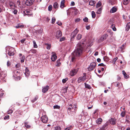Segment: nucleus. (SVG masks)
<instances>
[{
    "label": "nucleus",
    "mask_w": 130,
    "mask_h": 130,
    "mask_svg": "<svg viewBox=\"0 0 130 130\" xmlns=\"http://www.w3.org/2000/svg\"><path fill=\"white\" fill-rule=\"evenodd\" d=\"M117 10V8L115 7H113L110 10V12L111 13H114L116 12Z\"/></svg>",
    "instance_id": "nucleus-21"
},
{
    "label": "nucleus",
    "mask_w": 130,
    "mask_h": 130,
    "mask_svg": "<svg viewBox=\"0 0 130 130\" xmlns=\"http://www.w3.org/2000/svg\"><path fill=\"white\" fill-rule=\"evenodd\" d=\"M103 59L104 61H108L109 60V58L107 56H105L103 57Z\"/></svg>",
    "instance_id": "nucleus-37"
},
{
    "label": "nucleus",
    "mask_w": 130,
    "mask_h": 130,
    "mask_svg": "<svg viewBox=\"0 0 130 130\" xmlns=\"http://www.w3.org/2000/svg\"><path fill=\"white\" fill-rule=\"evenodd\" d=\"M57 64L56 65V66L57 67H59L61 65V63L60 62H57L56 61Z\"/></svg>",
    "instance_id": "nucleus-57"
},
{
    "label": "nucleus",
    "mask_w": 130,
    "mask_h": 130,
    "mask_svg": "<svg viewBox=\"0 0 130 130\" xmlns=\"http://www.w3.org/2000/svg\"><path fill=\"white\" fill-rule=\"evenodd\" d=\"M57 24L59 26H61L62 25V23L60 21H58L57 22Z\"/></svg>",
    "instance_id": "nucleus-62"
},
{
    "label": "nucleus",
    "mask_w": 130,
    "mask_h": 130,
    "mask_svg": "<svg viewBox=\"0 0 130 130\" xmlns=\"http://www.w3.org/2000/svg\"><path fill=\"white\" fill-rule=\"evenodd\" d=\"M2 79H4L7 76V72L6 71H3L1 72Z\"/></svg>",
    "instance_id": "nucleus-15"
},
{
    "label": "nucleus",
    "mask_w": 130,
    "mask_h": 130,
    "mask_svg": "<svg viewBox=\"0 0 130 130\" xmlns=\"http://www.w3.org/2000/svg\"><path fill=\"white\" fill-rule=\"evenodd\" d=\"M53 108L54 109H59L60 107L58 105H55L53 106Z\"/></svg>",
    "instance_id": "nucleus-46"
},
{
    "label": "nucleus",
    "mask_w": 130,
    "mask_h": 130,
    "mask_svg": "<svg viewBox=\"0 0 130 130\" xmlns=\"http://www.w3.org/2000/svg\"><path fill=\"white\" fill-rule=\"evenodd\" d=\"M130 28V22L128 23L127 24L126 27V30L127 31H128Z\"/></svg>",
    "instance_id": "nucleus-24"
},
{
    "label": "nucleus",
    "mask_w": 130,
    "mask_h": 130,
    "mask_svg": "<svg viewBox=\"0 0 130 130\" xmlns=\"http://www.w3.org/2000/svg\"><path fill=\"white\" fill-rule=\"evenodd\" d=\"M14 48L10 47L7 48V51L8 52V53L9 55L11 56L14 55Z\"/></svg>",
    "instance_id": "nucleus-3"
},
{
    "label": "nucleus",
    "mask_w": 130,
    "mask_h": 130,
    "mask_svg": "<svg viewBox=\"0 0 130 130\" xmlns=\"http://www.w3.org/2000/svg\"><path fill=\"white\" fill-rule=\"evenodd\" d=\"M83 20L85 22H88V19L87 17H85V18L84 19H83Z\"/></svg>",
    "instance_id": "nucleus-55"
},
{
    "label": "nucleus",
    "mask_w": 130,
    "mask_h": 130,
    "mask_svg": "<svg viewBox=\"0 0 130 130\" xmlns=\"http://www.w3.org/2000/svg\"><path fill=\"white\" fill-rule=\"evenodd\" d=\"M23 12L24 14V15H30L32 14V13L31 10H26L24 11Z\"/></svg>",
    "instance_id": "nucleus-7"
},
{
    "label": "nucleus",
    "mask_w": 130,
    "mask_h": 130,
    "mask_svg": "<svg viewBox=\"0 0 130 130\" xmlns=\"http://www.w3.org/2000/svg\"><path fill=\"white\" fill-rule=\"evenodd\" d=\"M62 36V32L60 31H57V39H58L61 37Z\"/></svg>",
    "instance_id": "nucleus-19"
},
{
    "label": "nucleus",
    "mask_w": 130,
    "mask_h": 130,
    "mask_svg": "<svg viewBox=\"0 0 130 130\" xmlns=\"http://www.w3.org/2000/svg\"><path fill=\"white\" fill-rule=\"evenodd\" d=\"M96 66V64L95 62H92L91 63L89 67L88 68V70L90 71L93 70Z\"/></svg>",
    "instance_id": "nucleus-4"
},
{
    "label": "nucleus",
    "mask_w": 130,
    "mask_h": 130,
    "mask_svg": "<svg viewBox=\"0 0 130 130\" xmlns=\"http://www.w3.org/2000/svg\"><path fill=\"white\" fill-rule=\"evenodd\" d=\"M68 78H66L65 79H63L62 80V82L63 83H65L66 81L68 80Z\"/></svg>",
    "instance_id": "nucleus-48"
},
{
    "label": "nucleus",
    "mask_w": 130,
    "mask_h": 130,
    "mask_svg": "<svg viewBox=\"0 0 130 130\" xmlns=\"http://www.w3.org/2000/svg\"><path fill=\"white\" fill-rule=\"evenodd\" d=\"M51 46L49 44H47V46L46 47V48L48 50H50L51 48Z\"/></svg>",
    "instance_id": "nucleus-60"
},
{
    "label": "nucleus",
    "mask_w": 130,
    "mask_h": 130,
    "mask_svg": "<svg viewBox=\"0 0 130 130\" xmlns=\"http://www.w3.org/2000/svg\"><path fill=\"white\" fill-rule=\"evenodd\" d=\"M57 58V56H56V54L55 53H53L51 57V59L53 61H55Z\"/></svg>",
    "instance_id": "nucleus-13"
},
{
    "label": "nucleus",
    "mask_w": 130,
    "mask_h": 130,
    "mask_svg": "<svg viewBox=\"0 0 130 130\" xmlns=\"http://www.w3.org/2000/svg\"><path fill=\"white\" fill-rule=\"evenodd\" d=\"M65 38L64 37H63L60 39V41L62 42L65 40Z\"/></svg>",
    "instance_id": "nucleus-58"
},
{
    "label": "nucleus",
    "mask_w": 130,
    "mask_h": 130,
    "mask_svg": "<svg viewBox=\"0 0 130 130\" xmlns=\"http://www.w3.org/2000/svg\"><path fill=\"white\" fill-rule=\"evenodd\" d=\"M68 87H66L63 88L62 89V92L64 93H65L67 92Z\"/></svg>",
    "instance_id": "nucleus-43"
},
{
    "label": "nucleus",
    "mask_w": 130,
    "mask_h": 130,
    "mask_svg": "<svg viewBox=\"0 0 130 130\" xmlns=\"http://www.w3.org/2000/svg\"><path fill=\"white\" fill-rule=\"evenodd\" d=\"M38 97H35L34 99H33V100H32L31 102L33 103L34 102L36 101L38 99Z\"/></svg>",
    "instance_id": "nucleus-53"
},
{
    "label": "nucleus",
    "mask_w": 130,
    "mask_h": 130,
    "mask_svg": "<svg viewBox=\"0 0 130 130\" xmlns=\"http://www.w3.org/2000/svg\"><path fill=\"white\" fill-rule=\"evenodd\" d=\"M18 11L16 9H14L13 11V12L15 14H17Z\"/></svg>",
    "instance_id": "nucleus-59"
},
{
    "label": "nucleus",
    "mask_w": 130,
    "mask_h": 130,
    "mask_svg": "<svg viewBox=\"0 0 130 130\" xmlns=\"http://www.w3.org/2000/svg\"><path fill=\"white\" fill-rule=\"evenodd\" d=\"M42 121L44 123H46L48 121V118L46 116H43L41 117Z\"/></svg>",
    "instance_id": "nucleus-12"
},
{
    "label": "nucleus",
    "mask_w": 130,
    "mask_h": 130,
    "mask_svg": "<svg viewBox=\"0 0 130 130\" xmlns=\"http://www.w3.org/2000/svg\"><path fill=\"white\" fill-rule=\"evenodd\" d=\"M65 0H62L60 2V7L61 9H62L66 7L65 4Z\"/></svg>",
    "instance_id": "nucleus-16"
},
{
    "label": "nucleus",
    "mask_w": 130,
    "mask_h": 130,
    "mask_svg": "<svg viewBox=\"0 0 130 130\" xmlns=\"http://www.w3.org/2000/svg\"><path fill=\"white\" fill-rule=\"evenodd\" d=\"M24 26V25H23L19 24L18 25L16 26L15 27L16 28H18L23 27Z\"/></svg>",
    "instance_id": "nucleus-30"
},
{
    "label": "nucleus",
    "mask_w": 130,
    "mask_h": 130,
    "mask_svg": "<svg viewBox=\"0 0 130 130\" xmlns=\"http://www.w3.org/2000/svg\"><path fill=\"white\" fill-rule=\"evenodd\" d=\"M80 21V18H77L75 20V22H79Z\"/></svg>",
    "instance_id": "nucleus-64"
},
{
    "label": "nucleus",
    "mask_w": 130,
    "mask_h": 130,
    "mask_svg": "<svg viewBox=\"0 0 130 130\" xmlns=\"http://www.w3.org/2000/svg\"><path fill=\"white\" fill-rule=\"evenodd\" d=\"M115 24H112L111 26V27L112 28L113 31H115L116 30V29L115 27Z\"/></svg>",
    "instance_id": "nucleus-34"
},
{
    "label": "nucleus",
    "mask_w": 130,
    "mask_h": 130,
    "mask_svg": "<svg viewBox=\"0 0 130 130\" xmlns=\"http://www.w3.org/2000/svg\"><path fill=\"white\" fill-rule=\"evenodd\" d=\"M124 44H123L122 46L120 47L121 50L122 51L124 48Z\"/></svg>",
    "instance_id": "nucleus-61"
},
{
    "label": "nucleus",
    "mask_w": 130,
    "mask_h": 130,
    "mask_svg": "<svg viewBox=\"0 0 130 130\" xmlns=\"http://www.w3.org/2000/svg\"><path fill=\"white\" fill-rule=\"evenodd\" d=\"M28 123L27 122H24V124L25 126L28 128H29L30 127V126L29 125L27 124Z\"/></svg>",
    "instance_id": "nucleus-38"
},
{
    "label": "nucleus",
    "mask_w": 130,
    "mask_h": 130,
    "mask_svg": "<svg viewBox=\"0 0 130 130\" xmlns=\"http://www.w3.org/2000/svg\"><path fill=\"white\" fill-rule=\"evenodd\" d=\"M75 4L74 2L72 1L71 2L70 5L71 6H74L75 5Z\"/></svg>",
    "instance_id": "nucleus-63"
},
{
    "label": "nucleus",
    "mask_w": 130,
    "mask_h": 130,
    "mask_svg": "<svg viewBox=\"0 0 130 130\" xmlns=\"http://www.w3.org/2000/svg\"><path fill=\"white\" fill-rule=\"evenodd\" d=\"M108 127V125L107 123H106L104 124L102 127L100 128L99 130H105Z\"/></svg>",
    "instance_id": "nucleus-17"
},
{
    "label": "nucleus",
    "mask_w": 130,
    "mask_h": 130,
    "mask_svg": "<svg viewBox=\"0 0 130 130\" xmlns=\"http://www.w3.org/2000/svg\"><path fill=\"white\" fill-rule=\"evenodd\" d=\"M116 86L118 87L119 88H120L122 87V84L121 83H117Z\"/></svg>",
    "instance_id": "nucleus-29"
},
{
    "label": "nucleus",
    "mask_w": 130,
    "mask_h": 130,
    "mask_svg": "<svg viewBox=\"0 0 130 130\" xmlns=\"http://www.w3.org/2000/svg\"><path fill=\"white\" fill-rule=\"evenodd\" d=\"M9 5L10 6V9H14L16 7L15 4L13 2H11L9 3Z\"/></svg>",
    "instance_id": "nucleus-8"
},
{
    "label": "nucleus",
    "mask_w": 130,
    "mask_h": 130,
    "mask_svg": "<svg viewBox=\"0 0 130 130\" xmlns=\"http://www.w3.org/2000/svg\"><path fill=\"white\" fill-rule=\"evenodd\" d=\"M102 10V8H100L97 11V13L98 14H100L101 12V11Z\"/></svg>",
    "instance_id": "nucleus-42"
},
{
    "label": "nucleus",
    "mask_w": 130,
    "mask_h": 130,
    "mask_svg": "<svg viewBox=\"0 0 130 130\" xmlns=\"http://www.w3.org/2000/svg\"><path fill=\"white\" fill-rule=\"evenodd\" d=\"M102 119L101 118H99L98 119L96 120V123L98 124H100L102 122Z\"/></svg>",
    "instance_id": "nucleus-26"
},
{
    "label": "nucleus",
    "mask_w": 130,
    "mask_h": 130,
    "mask_svg": "<svg viewBox=\"0 0 130 130\" xmlns=\"http://www.w3.org/2000/svg\"><path fill=\"white\" fill-rule=\"evenodd\" d=\"M84 84H85V87L86 88H88L89 89H91V87L89 85L87 84L86 83H85Z\"/></svg>",
    "instance_id": "nucleus-32"
},
{
    "label": "nucleus",
    "mask_w": 130,
    "mask_h": 130,
    "mask_svg": "<svg viewBox=\"0 0 130 130\" xmlns=\"http://www.w3.org/2000/svg\"><path fill=\"white\" fill-rule=\"evenodd\" d=\"M110 123L112 125H115L116 124V120L115 119L111 118L109 120Z\"/></svg>",
    "instance_id": "nucleus-18"
},
{
    "label": "nucleus",
    "mask_w": 130,
    "mask_h": 130,
    "mask_svg": "<svg viewBox=\"0 0 130 130\" xmlns=\"http://www.w3.org/2000/svg\"><path fill=\"white\" fill-rule=\"evenodd\" d=\"M30 52L32 53L35 54L36 53L37 51L35 49H31L30 51L29 52L30 53Z\"/></svg>",
    "instance_id": "nucleus-35"
},
{
    "label": "nucleus",
    "mask_w": 130,
    "mask_h": 130,
    "mask_svg": "<svg viewBox=\"0 0 130 130\" xmlns=\"http://www.w3.org/2000/svg\"><path fill=\"white\" fill-rule=\"evenodd\" d=\"M43 30L42 29H40L37 31V32L39 34H41Z\"/></svg>",
    "instance_id": "nucleus-51"
},
{
    "label": "nucleus",
    "mask_w": 130,
    "mask_h": 130,
    "mask_svg": "<svg viewBox=\"0 0 130 130\" xmlns=\"http://www.w3.org/2000/svg\"><path fill=\"white\" fill-rule=\"evenodd\" d=\"M53 7L55 9H58L59 8V5L58 3L57 2L54 3L53 5Z\"/></svg>",
    "instance_id": "nucleus-23"
},
{
    "label": "nucleus",
    "mask_w": 130,
    "mask_h": 130,
    "mask_svg": "<svg viewBox=\"0 0 130 130\" xmlns=\"http://www.w3.org/2000/svg\"><path fill=\"white\" fill-rule=\"evenodd\" d=\"M78 71V70L77 69H73L70 71V74L72 76H74L76 74Z\"/></svg>",
    "instance_id": "nucleus-9"
},
{
    "label": "nucleus",
    "mask_w": 130,
    "mask_h": 130,
    "mask_svg": "<svg viewBox=\"0 0 130 130\" xmlns=\"http://www.w3.org/2000/svg\"><path fill=\"white\" fill-rule=\"evenodd\" d=\"M33 43L34 44V47L35 48H37L38 47L36 43V42L35 40L33 41Z\"/></svg>",
    "instance_id": "nucleus-45"
},
{
    "label": "nucleus",
    "mask_w": 130,
    "mask_h": 130,
    "mask_svg": "<svg viewBox=\"0 0 130 130\" xmlns=\"http://www.w3.org/2000/svg\"><path fill=\"white\" fill-rule=\"evenodd\" d=\"M118 59V58L117 57H116L114 58L112 61V63L114 64H115L116 62V60Z\"/></svg>",
    "instance_id": "nucleus-52"
},
{
    "label": "nucleus",
    "mask_w": 130,
    "mask_h": 130,
    "mask_svg": "<svg viewBox=\"0 0 130 130\" xmlns=\"http://www.w3.org/2000/svg\"><path fill=\"white\" fill-rule=\"evenodd\" d=\"M25 75L27 76H28L29 75V71L28 69L27 68H26V69H25Z\"/></svg>",
    "instance_id": "nucleus-22"
},
{
    "label": "nucleus",
    "mask_w": 130,
    "mask_h": 130,
    "mask_svg": "<svg viewBox=\"0 0 130 130\" xmlns=\"http://www.w3.org/2000/svg\"><path fill=\"white\" fill-rule=\"evenodd\" d=\"M108 36V35L107 34H104L102 35L100 39L99 40V42H101L103 41L104 40H105L107 37Z\"/></svg>",
    "instance_id": "nucleus-5"
},
{
    "label": "nucleus",
    "mask_w": 130,
    "mask_h": 130,
    "mask_svg": "<svg viewBox=\"0 0 130 130\" xmlns=\"http://www.w3.org/2000/svg\"><path fill=\"white\" fill-rule=\"evenodd\" d=\"M92 16L93 18H94L95 17L96 14L95 12L94 11L92 12Z\"/></svg>",
    "instance_id": "nucleus-39"
},
{
    "label": "nucleus",
    "mask_w": 130,
    "mask_h": 130,
    "mask_svg": "<svg viewBox=\"0 0 130 130\" xmlns=\"http://www.w3.org/2000/svg\"><path fill=\"white\" fill-rule=\"evenodd\" d=\"M82 38V35L80 34H78L77 37H76V39L78 40H80Z\"/></svg>",
    "instance_id": "nucleus-36"
},
{
    "label": "nucleus",
    "mask_w": 130,
    "mask_h": 130,
    "mask_svg": "<svg viewBox=\"0 0 130 130\" xmlns=\"http://www.w3.org/2000/svg\"><path fill=\"white\" fill-rule=\"evenodd\" d=\"M34 0H26L25 4L27 6H29L33 4Z\"/></svg>",
    "instance_id": "nucleus-11"
},
{
    "label": "nucleus",
    "mask_w": 130,
    "mask_h": 130,
    "mask_svg": "<svg viewBox=\"0 0 130 130\" xmlns=\"http://www.w3.org/2000/svg\"><path fill=\"white\" fill-rule=\"evenodd\" d=\"M52 23L53 24H54L56 21V19L54 17L52 18Z\"/></svg>",
    "instance_id": "nucleus-50"
},
{
    "label": "nucleus",
    "mask_w": 130,
    "mask_h": 130,
    "mask_svg": "<svg viewBox=\"0 0 130 130\" xmlns=\"http://www.w3.org/2000/svg\"><path fill=\"white\" fill-rule=\"evenodd\" d=\"M125 112L123 111L121 113V117H123L125 116Z\"/></svg>",
    "instance_id": "nucleus-47"
},
{
    "label": "nucleus",
    "mask_w": 130,
    "mask_h": 130,
    "mask_svg": "<svg viewBox=\"0 0 130 130\" xmlns=\"http://www.w3.org/2000/svg\"><path fill=\"white\" fill-rule=\"evenodd\" d=\"M52 9V6L51 5H49L48 7V10L49 11H51Z\"/></svg>",
    "instance_id": "nucleus-44"
},
{
    "label": "nucleus",
    "mask_w": 130,
    "mask_h": 130,
    "mask_svg": "<svg viewBox=\"0 0 130 130\" xmlns=\"http://www.w3.org/2000/svg\"><path fill=\"white\" fill-rule=\"evenodd\" d=\"M77 108L76 105L74 106L72 104H70L68 107V113H70L71 114H75L76 113Z\"/></svg>",
    "instance_id": "nucleus-2"
},
{
    "label": "nucleus",
    "mask_w": 130,
    "mask_h": 130,
    "mask_svg": "<svg viewBox=\"0 0 130 130\" xmlns=\"http://www.w3.org/2000/svg\"><path fill=\"white\" fill-rule=\"evenodd\" d=\"M95 3L96 2L95 1H91L89 2V4L90 5L93 6L94 5Z\"/></svg>",
    "instance_id": "nucleus-27"
},
{
    "label": "nucleus",
    "mask_w": 130,
    "mask_h": 130,
    "mask_svg": "<svg viewBox=\"0 0 130 130\" xmlns=\"http://www.w3.org/2000/svg\"><path fill=\"white\" fill-rule=\"evenodd\" d=\"M86 79V78H84L83 77H80L78 79V83H80L82 81H84Z\"/></svg>",
    "instance_id": "nucleus-20"
},
{
    "label": "nucleus",
    "mask_w": 130,
    "mask_h": 130,
    "mask_svg": "<svg viewBox=\"0 0 130 130\" xmlns=\"http://www.w3.org/2000/svg\"><path fill=\"white\" fill-rule=\"evenodd\" d=\"M122 73L124 75V78H127L128 77V75H127L125 73V71L123 70L122 71Z\"/></svg>",
    "instance_id": "nucleus-28"
},
{
    "label": "nucleus",
    "mask_w": 130,
    "mask_h": 130,
    "mask_svg": "<svg viewBox=\"0 0 130 130\" xmlns=\"http://www.w3.org/2000/svg\"><path fill=\"white\" fill-rule=\"evenodd\" d=\"M49 88V86H46L42 87V92L44 93H45L48 90Z\"/></svg>",
    "instance_id": "nucleus-14"
},
{
    "label": "nucleus",
    "mask_w": 130,
    "mask_h": 130,
    "mask_svg": "<svg viewBox=\"0 0 130 130\" xmlns=\"http://www.w3.org/2000/svg\"><path fill=\"white\" fill-rule=\"evenodd\" d=\"M9 115H7L4 118V119L5 120L8 119H9Z\"/></svg>",
    "instance_id": "nucleus-56"
},
{
    "label": "nucleus",
    "mask_w": 130,
    "mask_h": 130,
    "mask_svg": "<svg viewBox=\"0 0 130 130\" xmlns=\"http://www.w3.org/2000/svg\"><path fill=\"white\" fill-rule=\"evenodd\" d=\"M13 112V110L11 109H10L8 111V114H10Z\"/></svg>",
    "instance_id": "nucleus-54"
},
{
    "label": "nucleus",
    "mask_w": 130,
    "mask_h": 130,
    "mask_svg": "<svg viewBox=\"0 0 130 130\" xmlns=\"http://www.w3.org/2000/svg\"><path fill=\"white\" fill-rule=\"evenodd\" d=\"M79 30L76 29L73 32H72L71 34V38H74L76 36V35L78 33Z\"/></svg>",
    "instance_id": "nucleus-6"
},
{
    "label": "nucleus",
    "mask_w": 130,
    "mask_h": 130,
    "mask_svg": "<svg viewBox=\"0 0 130 130\" xmlns=\"http://www.w3.org/2000/svg\"><path fill=\"white\" fill-rule=\"evenodd\" d=\"M109 3H110L112 5H113L116 3V0H110Z\"/></svg>",
    "instance_id": "nucleus-31"
},
{
    "label": "nucleus",
    "mask_w": 130,
    "mask_h": 130,
    "mask_svg": "<svg viewBox=\"0 0 130 130\" xmlns=\"http://www.w3.org/2000/svg\"><path fill=\"white\" fill-rule=\"evenodd\" d=\"M14 73L17 76H18V78L19 79V80H20L21 79V77L20 76V74L19 73V72L18 71H14Z\"/></svg>",
    "instance_id": "nucleus-25"
},
{
    "label": "nucleus",
    "mask_w": 130,
    "mask_h": 130,
    "mask_svg": "<svg viewBox=\"0 0 130 130\" xmlns=\"http://www.w3.org/2000/svg\"><path fill=\"white\" fill-rule=\"evenodd\" d=\"M84 46V44L83 43H80L77 44V49L72 53V62L75 61L76 57L80 56L82 55Z\"/></svg>",
    "instance_id": "nucleus-1"
},
{
    "label": "nucleus",
    "mask_w": 130,
    "mask_h": 130,
    "mask_svg": "<svg viewBox=\"0 0 130 130\" xmlns=\"http://www.w3.org/2000/svg\"><path fill=\"white\" fill-rule=\"evenodd\" d=\"M55 130H61V128L60 126H56L55 127Z\"/></svg>",
    "instance_id": "nucleus-41"
},
{
    "label": "nucleus",
    "mask_w": 130,
    "mask_h": 130,
    "mask_svg": "<svg viewBox=\"0 0 130 130\" xmlns=\"http://www.w3.org/2000/svg\"><path fill=\"white\" fill-rule=\"evenodd\" d=\"M70 11L72 12L75 14H76L78 12L77 9L75 7H72L70 8Z\"/></svg>",
    "instance_id": "nucleus-10"
},
{
    "label": "nucleus",
    "mask_w": 130,
    "mask_h": 130,
    "mask_svg": "<svg viewBox=\"0 0 130 130\" xmlns=\"http://www.w3.org/2000/svg\"><path fill=\"white\" fill-rule=\"evenodd\" d=\"M101 5V2L99 1V2L96 5V8H98Z\"/></svg>",
    "instance_id": "nucleus-40"
},
{
    "label": "nucleus",
    "mask_w": 130,
    "mask_h": 130,
    "mask_svg": "<svg viewBox=\"0 0 130 130\" xmlns=\"http://www.w3.org/2000/svg\"><path fill=\"white\" fill-rule=\"evenodd\" d=\"M25 58V57L24 56H22V59L21 60V62H23L24 61Z\"/></svg>",
    "instance_id": "nucleus-49"
},
{
    "label": "nucleus",
    "mask_w": 130,
    "mask_h": 130,
    "mask_svg": "<svg viewBox=\"0 0 130 130\" xmlns=\"http://www.w3.org/2000/svg\"><path fill=\"white\" fill-rule=\"evenodd\" d=\"M129 2V0H123V4L124 5H126Z\"/></svg>",
    "instance_id": "nucleus-33"
}]
</instances>
